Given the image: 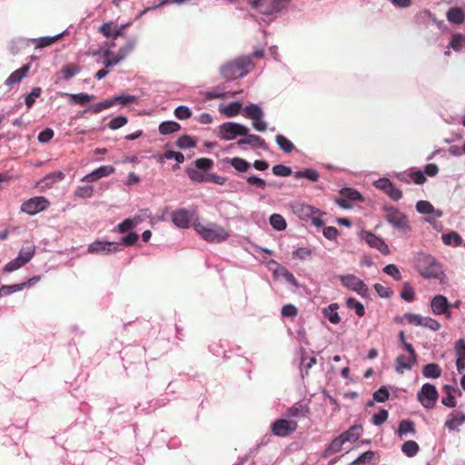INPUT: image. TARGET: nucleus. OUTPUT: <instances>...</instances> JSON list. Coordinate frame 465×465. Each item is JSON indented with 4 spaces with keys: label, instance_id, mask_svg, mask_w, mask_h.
Segmentation results:
<instances>
[{
    "label": "nucleus",
    "instance_id": "1",
    "mask_svg": "<svg viewBox=\"0 0 465 465\" xmlns=\"http://www.w3.org/2000/svg\"><path fill=\"white\" fill-rule=\"evenodd\" d=\"M416 268L424 279H436L440 282L445 278L442 265L430 254L419 253L415 259Z\"/></svg>",
    "mask_w": 465,
    "mask_h": 465
},
{
    "label": "nucleus",
    "instance_id": "2",
    "mask_svg": "<svg viewBox=\"0 0 465 465\" xmlns=\"http://www.w3.org/2000/svg\"><path fill=\"white\" fill-rule=\"evenodd\" d=\"M253 66L251 56L243 55L224 64L221 67V74L227 80L242 78L247 75Z\"/></svg>",
    "mask_w": 465,
    "mask_h": 465
},
{
    "label": "nucleus",
    "instance_id": "3",
    "mask_svg": "<svg viewBox=\"0 0 465 465\" xmlns=\"http://www.w3.org/2000/svg\"><path fill=\"white\" fill-rule=\"evenodd\" d=\"M193 227L196 232L208 242L220 243L229 238V232L215 223H202L195 222Z\"/></svg>",
    "mask_w": 465,
    "mask_h": 465
},
{
    "label": "nucleus",
    "instance_id": "4",
    "mask_svg": "<svg viewBox=\"0 0 465 465\" xmlns=\"http://www.w3.org/2000/svg\"><path fill=\"white\" fill-rule=\"evenodd\" d=\"M386 221L396 230L407 233L411 231L408 217L397 207L385 206Z\"/></svg>",
    "mask_w": 465,
    "mask_h": 465
},
{
    "label": "nucleus",
    "instance_id": "5",
    "mask_svg": "<svg viewBox=\"0 0 465 465\" xmlns=\"http://www.w3.org/2000/svg\"><path fill=\"white\" fill-rule=\"evenodd\" d=\"M290 0H248L252 9L266 15H274L285 8Z\"/></svg>",
    "mask_w": 465,
    "mask_h": 465
},
{
    "label": "nucleus",
    "instance_id": "6",
    "mask_svg": "<svg viewBox=\"0 0 465 465\" xmlns=\"http://www.w3.org/2000/svg\"><path fill=\"white\" fill-rule=\"evenodd\" d=\"M243 114L252 120V127L258 132H265L267 123L264 120V112L258 104H250L243 108Z\"/></svg>",
    "mask_w": 465,
    "mask_h": 465
},
{
    "label": "nucleus",
    "instance_id": "7",
    "mask_svg": "<svg viewBox=\"0 0 465 465\" xmlns=\"http://www.w3.org/2000/svg\"><path fill=\"white\" fill-rule=\"evenodd\" d=\"M220 137L225 141L234 140L237 136L247 135L249 129L238 123L226 122L219 126Z\"/></svg>",
    "mask_w": 465,
    "mask_h": 465
},
{
    "label": "nucleus",
    "instance_id": "8",
    "mask_svg": "<svg viewBox=\"0 0 465 465\" xmlns=\"http://www.w3.org/2000/svg\"><path fill=\"white\" fill-rule=\"evenodd\" d=\"M298 428V421L283 419L275 420L271 425V431L274 436L284 438L293 433Z\"/></svg>",
    "mask_w": 465,
    "mask_h": 465
},
{
    "label": "nucleus",
    "instance_id": "9",
    "mask_svg": "<svg viewBox=\"0 0 465 465\" xmlns=\"http://www.w3.org/2000/svg\"><path fill=\"white\" fill-rule=\"evenodd\" d=\"M439 393L435 385L426 382L422 385L417 394L418 401L426 409H431L435 406Z\"/></svg>",
    "mask_w": 465,
    "mask_h": 465
},
{
    "label": "nucleus",
    "instance_id": "10",
    "mask_svg": "<svg viewBox=\"0 0 465 465\" xmlns=\"http://www.w3.org/2000/svg\"><path fill=\"white\" fill-rule=\"evenodd\" d=\"M120 244L118 242L95 241L88 245L87 252L96 255H109L121 251Z\"/></svg>",
    "mask_w": 465,
    "mask_h": 465
},
{
    "label": "nucleus",
    "instance_id": "11",
    "mask_svg": "<svg viewBox=\"0 0 465 465\" xmlns=\"http://www.w3.org/2000/svg\"><path fill=\"white\" fill-rule=\"evenodd\" d=\"M341 284L347 289L357 292L361 297H367L369 289L364 282L354 274H345L340 276Z\"/></svg>",
    "mask_w": 465,
    "mask_h": 465
},
{
    "label": "nucleus",
    "instance_id": "12",
    "mask_svg": "<svg viewBox=\"0 0 465 465\" xmlns=\"http://www.w3.org/2000/svg\"><path fill=\"white\" fill-rule=\"evenodd\" d=\"M49 204V201L45 196H35L25 201L21 205V211L29 215H35L45 211Z\"/></svg>",
    "mask_w": 465,
    "mask_h": 465
},
{
    "label": "nucleus",
    "instance_id": "13",
    "mask_svg": "<svg viewBox=\"0 0 465 465\" xmlns=\"http://www.w3.org/2000/svg\"><path fill=\"white\" fill-rule=\"evenodd\" d=\"M361 239L363 240L371 248L378 250L384 255L389 254V246L384 240L378 235L371 232L362 231L361 232Z\"/></svg>",
    "mask_w": 465,
    "mask_h": 465
},
{
    "label": "nucleus",
    "instance_id": "14",
    "mask_svg": "<svg viewBox=\"0 0 465 465\" xmlns=\"http://www.w3.org/2000/svg\"><path fill=\"white\" fill-rule=\"evenodd\" d=\"M309 414L310 408L307 404L296 402L292 407L287 409L283 416L289 420H294L297 421L298 420L308 418Z\"/></svg>",
    "mask_w": 465,
    "mask_h": 465
},
{
    "label": "nucleus",
    "instance_id": "15",
    "mask_svg": "<svg viewBox=\"0 0 465 465\" xmlns=\"http://www.w3.org/2000/svg\"><path fill=\"white\" fill-rule=\"evenodd\" d=\"M411 318L412 326L424 327L433 331H437L441 328L440 322L430 316H422L421 314L414 313V316H411Z\"/></svg>",
    "mask_w": 465,
    "mask_h": 465
},
{
    "label": "nucleus",
    "instance_id": "16",
    "mask_svg": "<svg viewBox=\"0 0 465 465\" xmlns=\"http://www.w3.org/2000/svg\"><path fill=\"white\" fill-rule=\"evenodd\" d=\"M64 33H65V31H63L54 36H42L39 38H21L18 40V42L21 45H26L29 43H35V48L40 49V48H44V47L51 45L52 44L56 42Z\"/></svg>",
    "mask_w": 465,
    "mask_h": 465
},
{
    "label": "nucleus",
    "instance_id": "17",
    "mask_svg": "<svg viewBox=\"0 0 465 465\" xmlns=\"http://www.w3.org/2000/svg\"><path fill=\"white\" fill-rule=\"evenodd\" d=\"M115 172V169L113 165H103L95 170L92 171L91 173L84 175L81 181L82 182H87V183H94L98 181L101 178L107 177L111 174H113Z\"/></svg>",
    "mask_w": 465,
    "mask_h": 465
},
{
    "label": "nucleus",
    "instance_id": "18",
    "mask_svg": "<svg viewBox=\"0 0 465 465\" xmlns=\"http://www.w3.org/2000/svg\"><path fill=\"white\" fill-rule=\"evenodd\" d=\"M430 306L432 314L435 316H441L446 308H450V302L447 297L442 294H437L431 298Z\"/></svg>",
    "mask_w": 465,
    "mask_h": 465
},
{
    "label": "nucleus",
    "instance_id": "19",
    "mask_svg": "<svg viewBox=\"0 0 465 465\" xmlns=\"http://www.w3.org/2000/svg\"><path fill=\"white\" fill-rule=\"evenodd\" d=\"M464 422H465V413L460 411H453L448 415V418L445 421V427L449 430H456Z\"/></svg>",
    "mask_w": 465,
    "mask_h": 465
},
{
    "label": "nucleus",
    "instance_id": "20",
    "mask_svg": "<svg viewBox=\"0 0 465 465\" xmlns=\"http://www.w3.org/2000/svg\"><path fill=\"white\" fill-rule=\"evenodd\" d=\"M31 68V64H24L21 68L14 71L5 81V84L8 87L19 84L27 75Z\"/></svg>",
    "mask_w": 465,
    "mask_h": 465
},
{
    "label": "nucleus",
    "instance_id": "21",
    "mask_svg": "<svg viewBox=\"0 0 465 465\" xmlns=\"http://www.w3.org/2000/svg\"><path fill=\"white\" fill-rule=\"evenodd\" d=\"M172 221L176 227L185 229L190 225L191 215L187 210L179 209L173 213Z\"/></svg>",
    "mask_w": 465,
    "mask_h": 465
},
{
    "label": "nucleus",
    "instance_id": "22",
    "mask_svg": "<svg viewBox=\"0 0 465 465\" xmlns=\"http://www.w3.org/2000/svg\"><path fill=\"white\" fill-rule=\"evenodd\" d=\"M136 46V39L129 38L126 43L120 47L118 51V58L114 60L113 62H108L107 65H116L121 63L125 57L131 54Z\"/></svg>",
    "mask_w": 465,
    "mask_h": 465
},
{
    "label": "nucleus",
    "instance_id": "23",
    "mask_svg": "<svg viewBox=\"0 0 465 465\" xmlns=\"http://www.w3.org/2000/svg\"><path fill=\"white\" fill-rule=\"evenodd\" d=\"M416 210L420 213L431 215L434 219L440 218L443 215L442 211L435 209L428 201H418L416 203Z\"/></svg>",
    "mask_w": 465,
    "mask_h": 465
},
{
    "label": "nucleus",
    "instance_id": "24",
    "mask_svg": "<svg viewBox=\"0 0 465 465\" xmlns=\"http://www.w3.org/2000/svg\"><path fill=\"white\" fill-rule=\"evenodd\" d=\"M294 213L303 221H309L312 215L320 213V210L308 204L297 203L293 207Z\"/></svg>",
    "mask_w": 465,
    "mask_h": 465
},
{
    "label": "nucleus",
    "instance_id": "25",
    "mask_svg": "<svg viewBox=\"0 0 465 465\" xmlns=\"http://www.w3.org/2000/svg\"><path fill=\"white\" fill-rule=\"evenodd\" d=\"M243 136L244 139H240L237 142L238 145H251L253 149H264L266 147L265 141L259 135L250 134L248 132L247 135Z\"/></svg>",
    "mask_w": 465,
    "mask_h": 465
},
{
    "label": "nucleus",
    "instance_id": "26",
    "mask_svg": "<svg viewBox=\"0 0 465 465\" xmlns=\"http://www.w3.org/2000/svg\"><path fill=\"white\" fill-rule=\"evenodd\" d=\"M126 26H128V24L122 25L121 26L113 29L111 23H104L100 26L99 32L101 34H103V35H104L107 38H109V37L116 38L118 36L124 35V29Z\"/></svg>",
    "mask_w": 465,
    "mask_h": 465
},
{
    "label": "nucleus",
    "instance_id": "27",
    "mask_svg": "<svg viewBox=\"0 0 465 465\" xmlns=\"http://www.w3.org/2000/svg\"><path fill=\"white\" fill-rule=\"evenodd\" d=\"M396 434L400 438H403L407 436L408 434L415 435L416 434V429L415 424L411 420H402L399 423L398 430L396 431Z\"/></svg>",
    "mask_w": 465,
    "mask_h": 465
},
{
    "label": "nucleus",
    "instance_id": "28",
    "mask_svg": "<svg viewBox=\"0 0 465 465\" xmlns=\"http://www.w3.org/2000/svg\"><path fill=\"white\" fill-rule=\"evenodd\" d=\"M339 305L337 303H331L329 306L322 309V314L328 321L332 324H338L341 322V317L338 312Z\"/></svg>",
    "mask_w": 465,
    "mask_h": 465
},
{
    "label": "nucleus",
    "instance_id": "29",
    "mask_svg": "<svg viewBox=\"0 0 465 465\" xmlns=\"http://www.w3.org/2000/svg\"><path fill=\"white\" fill-rule=\"evenodd\" d=\"M449 22L455 25H461L465 21V14L460 7H451L446 14Z\"/></svg>",
    "mask_w": 465,
    "mask_h": 465
},
{
    "label": "nucleus",
    "instance_id": "30",
    "mask_svg": "<svg viewBox=\"0 0 465 465\" xmlns=\"http://www.w3.org/2000/svg\"><path fill=\"white\" fill-rule=\"evenodd\" d=\"M422 375L426 379H438L441 376V369L437 363H428L422 367Z\"/></svg>",
    "mask_w": 465,
    "mask_h": 465
},
{
    "label": "nucleus",
    "instance_id": "31",
    "mask_svg": "<svg viewBox=\"0 0 465 465\" xmlns=\"http://www.w3.org/2000/svg\"><path fill=\"white\" fill-rule=\"evenodd\" d=\"M362 427L361 425H353L349 430L341 434L345 442L356 441L362 434Z\"/></svg>",
    "mask_w": 465,
    "mask_h": 465
},
{
    "label": "nucleus",
    "instance_id": "32",
    "mask_svg": "<svg viewBox=\"0 0 465 465\" xmlns=\"http://www.w3.org/2000/svg\"><path fill=\"white\" fill-rule=\"evenodd\" d=\"M35 253V246L32 242H26L20 249L19 253L17 255L25 263H27L31 261Z\"/></svg>",
    "mask_w": 465,
    "mask_h": 465
},
{
    "label": "nucleus",
    "instance_id": "33",
    "mask_svg": "<svg viewBox=\"0 0 465 465\" xmlns=\"http://www.w3.org/2000/svg\"><path fill=\"white\" fill-rule=\"evenodd\" d=\"M346 443L343 438L340 435L339 437L333 439L331 442L328 445L323 452L324 457H329L334 453H337L341 450L343 444Z\"/></svg>",
    "mask_w": 465,
    "mask_h": 465
},
{
    "label": "nucleus",
    "instance_id": "34",
    "mask_svg": "<svg viewBox=\"0 0 465 465\" xmlns=\"http://www.w3.org/2000/svg\"><path fill=\"white\" fill-rule=\"evenodd\" d=\"M294 177L296 179L305 178L311 182H317L320 179V173L313 168H306L296 171L294 173Z\"/></svg>",
    "mask_w": 465,
    "mask_h": 465
},
{
    "label": "nucleus",
    "instance_id": "35",
    "mask_svg": "<svg viewBox=\"0 0 465 465\" xmlns=\"http://www.w3.org/2000/svg\"><path fill=\"white\" fill-rule=\"evenodd\" d=\"M441 240L445 245L460 246L463 243L461 236L454 231L442 234Z\"/></svg>",
    "mask_w": 465,
    "mask_h": 465
},
{
    "label": "nucleus",
    "instance_id": "36",
    "mask_svg": "<svg viewBox=\"0 0 465 465\" xmlns=\"http://www.w3.org/2000/svg\"><path fill=\"white\" fill-rule=\"evenodd\" d=\"M161 134L166 135L175 133L181 129V124L174 121H163L159 124Z\"/></svg>",
    "mask_w": 465,
    "mask_h": 465
},
{
    "label": "nucleus",
    "instance_id": "37",
    "mask_svg": "<svg viewBox=\"0 0 465 465\" xmlns=\"http://www.w3.org/2000/svg\"><path fill=\"white\" fill-rule=\"evenodd\" d=\"M275 142L278 144L279 148L285 153H292L295 148L292 142L282 134H277L275 136Z\"/></svg>",
    "mask_w": 465,
    "mask_h": 465
},
{
    "label": "nucleus",
    "instance_id": "38",
    "mask_svg": "<svg viewBox=\"0 0 465 465\" xmlns=\"http://www.w3.org/2000/svg\"><path fill=\"white\" fill-rule=\"evenodd\" d=\"M416 362H412L410 357L404 355H399L396 358V371L403 372L405 370H411Z\"/></svg>",
    "mask_w": 465,
    "mask_h": 465
},
{
    "label": "nucleus",
    "instance_id": "39",
    "mask_svg": "<svg viewBox=\"0 0 465 465\" xmlns=\"http://www.w3.org/2000/svg\"><path fill=\"white\" fill-rule=\"evenodd\" d=\"M420 450L419 444L414 440H407L401 446V451L409 458H412Z\"/></svg>",
    "mask_w": 465,
    "mask_h": 465
},
{
    "label": "nucleus",
    "instance_id": "40",
    "mask_svg": "<svg viewBox=\"0 0 465 465\" xmlns=\"http://www.w3.org/2000/svg\"><path fill=\"white\" fill-rule=\"evenodd\" d=\"M269 223L271 226L277 231H283L287 227V223L282 215L278 213H273L269 218Z\"/></svg>",
    "mask_w": 465,
    "mask_h": 465
},
{
    "label": "nucleus",
    "instance_id": "41",
    "mask_svg": "<svg viewBox=\"0 0 465 465\" xmlns=\"http://www.w3.org/2000/svg\"><path fill=\"white\" fill-rule=\"evenodd\" d=\"M449 48L456 52H460L465 49V36L461 34H455L449 44Z\"/></svg>",
    "mask_w": 465,
    "mask_h": 465
},
{
    "label": "nucleus",
    "instance_id": "42",
    "mask_svg": "<svg viewBox=\"0 0 465 465\" xmlns=\"http://www.w3.org/2000/svg\"><path fill=\"white\" fill-rule=\"evenodd\" d=\"M346 305L349 309L354 310L355 313L359 317H362L365 314V308L363 304L357 301L355 298L350 297L346 300Z\"/></svg>",
    "mask_w": 465,
    "mask_h": 465
},
{
    "label": "nucleus",
    "instance_id": "43",
    "mask_svg": "<svg viewBox=\"0 0 465 465\" xmlns=\"http://www.w3.org/2000/svg\"><path fill=\"white\" fill-rule=\"evenodd\" d=\"M69 101L79 105H83L94 98L93 94H88L86 93H79V94H68Z\"/></svg>",
    "mask_w": 465,
    "mask_h": 465
},
{
    "label": "nucleus",
    "instance_id": "44",
    "mask_svg": "<svg viewBox=\"0 0 465 465\" xmlns=\"http://www.w3.org/2000/svg\"><path fill=\"white\" fill-rule=\"evenodd\" d=\"M81 71L80 66L73 64H69L64 66V68L61 71V74H63L64 79L69 80L78 74Z\"/></svg>",
    "mask_w": 465,
    "mask_h": 465
},
{
    "label": "nucleus",
    "instance_id": "45",
    "mask_svg": "<svg viewBox=\"0 0 465 465\" xmlns=\"http://www.w3.org/2000/svg\"><path fill=\"white\" fill-rule=\"evenodd\" d=\"M242 104L240 102H232L222 109V112L228 117H232L240 113Z\"/></svg>",
    "mask_w": 465,
    "mask_h": 465
},
{
    "label": "nucleus",
    "instance_id": "46",
    "mask_svg": "<svg viewBox=\"0 0 465 465\" xmlns=\"http://www.w3.org/2000/svg\"><path fill=\"white\" fill-rule=\"evenodd\" d=\"M113 106V101H111V98L105 99L102 102L93 104L89 107V111L94 114H99L103 110L108 109Z\"/></svg>",
    "mask_w": 465,
    "mask_h": 465
},
{
    "label": "nucleus",
    "instance_id": "47",
    "mask_svg": "<svg viewBox=\"0 0 465 465\" xmlns=\"http://www.w3.org/2000/svg\"><path fill=\"white\" fill-rule=\"evenodd\" d=\"M401 298L407 302H413L415 298V291L409 282H405L403 284V288L401 292Z\"/></svg>",
    "mask_w": 465,
    "mask_h": 465
},
{
    "label": "nucleus",
    "instance_id": "48",
    "mask_svg": "<svg viewBox=\"0 0 465 465\" xmlns=\"http://www.w3.org/2000/svg\"><path fill=\"white\" fill-rule=\"evenodd\" d=\"M375 456V453L371 450H367L360 455L355 460L351 462V465H367L371 463Z\"/></svg>",
    "mask_w": 465,
    "mask_h": 465
},
{
    "label": "nucleus",
    "instance_id": "49",
    "mask_svg": "<svg viewBox=\"0 0 465 465\" xmlns=\"http://www.w3.org/2000/svg\"><path fill=\"white\" fill-rule=\"evenodd\" d=\"M176 145L183 150L193 148L196 145V143L193 141V139L189 135H182L178 138L176 142Z\"/></svg>",
    "mask_w": 465,
    "mask_h": 465
},
{
    "label": "nucleus",
    "instance_id": "50",
    "mask_svg": "<svg viewBox=\"0 0 465 465\" xmlns=\"http://www.w3.org/2000/svg\"><path fill=\"white\" fill-rule=\"evenodd\" d=\"M230 163L235 170L242 173L246 172L250 167V163L246 160L239 157L230 159Z\"/></svg>",
    "mask_w": 465,
    "mask_h": 465
},
{
    "label": "nucleus",
    "instance_id": "51",
    "mask_svg": "<svg viewBox=\"0 0 465 465\" xmlns=\"http://www.w3.org/2000/svg\"><path fill=\"white\" fill-rule=\"evenodd\" d=\"M341 196L348 199L350 202L361 201V193L353 188H343L341 190Z\"/></svg>",
    "mask_w": 465,
    "mask_h": 465
},
{
    "label": "nucleus",
    "instance_id": "52",
    "mask_svg": "<svg viewBox=\"0 0 465 465\" xmlns=\"http://www.w3.org/2000/svg\"><path fill=\"white\" fill-rule=\"evenodd\" d=\"M21 291H23V286H21V283L3 285L2 287H0V297L2 298L5 296H8Z\"/></svg>",
    "mask_w": 465,
    "mask_h": 465
},
{
    "label": "nucleus",
    "instance_id": "53",
    "mask_svg": "<svg viewBox=\"0 0 465 465\" xmlns=\"http://www.w3.org/2000/svg\"><path fill=\"white\" fill-rule=\"evenodd\" d=\"M151 218V212L149 209L139 210L133 217H131L135 226H138L145 219Z\"/></svg>",
    "mask_w": 465,
    "mask_h": 465
},
{
    "label": "nucleus",
    "instance_id": "54",
    "mask_svg": "<svg viewBox=\"0 0 465 465\" xmlns=\"http://www.w3.org/2000/svg\"><path fill=\"white\" fill-rule=\"evenodd\" d=\"M94 187L92 185L78 186L74 192L75 196L80 198H90L93 196Z\"/></svg>",
    "mask_w": 465,
    "mask_h": 465
},
{
    "label": "nucleus",
    "instance_id": "55",
    "mask_svg": "<svg viewBox=\"0 0 465 465\" xmlns=\"http://www.w3.org/2000/svg\"><path fill=\"white\" fill-rule=\"evenodd\" d=\"M272 173L276 176L287 177L292 173L291 167L283 164H276L272 167Z\"/></svg>",
    "mask_w": 465,
    "mask_h": 465
},
{
    "label": "nucleus",
    "instance_id": "56",
    "mask_svg": "<svg viewBox=\"0 0 465 465\" xmlns=\"http://www.w3.org/2000/svg\"><path fill=\"white\" fill-rule=\"evenodd\" d=\"M111 101H113V105L115 103H120L122 105H124L129 103H134L137 101V97L131 94H120L114 97H111Z\"/></svg>",
    "mask_w": 465,
    "mask_h": 465
},
{
    "label": "nucleus",
    "instance_id": "57",
    "mask_svg": "<svg viewBox=\"0 0 465 465\" xmlns=\"http://www.w3.org/2000/svg\"><path fill=\"white\" fill-rule=\"evenodd\" d=\"M25 264V263L20 258L16 257L5 265L4 271L5 272H12L20 269Z\"/></svg>",
    "mask_w": 465,
    "mask_h": 465
},
{
    "label": "nucleus",
    "instance_id": "58",
    "mask_svg": "<svg viewBox=\"0 0 465 465\" xmlns=\"http://www.w3.org/2000/svg\"><path fill=\"white\" fill-rule=\"evenodd\" d=\"M390 397V392L386 386H381L373 393V400L377 402H385Z\"/></svg>",
    "mask_w": 465,
    "mask_h": 465
},
{
    "label": "nucleus",
    "instance_id": "59",
    "mask_svg": "<svg viewBox=\"0 0 465 465\" xmlns=\"http://www.w3.org/2000/svg\"><path fill=\"white\" fill-rule=\"evenodd\" d=\"M174 115L180 120H185L191 117L192 111L186 105H179L174 110Z\"/></svg>",
    "mask_w": 465,
    "mask_h": 465
},
{
    "label": "nucleus",
    "instance_id": "60",
    "mask_svg": "<svg viewBox=\"0 0 465 465\" xmlns=\"http://www.w3.org/2000/svg\"><path fill=\"white\" fill-rule=\"evenodd\" d=\"M41 93L42 89L40 87H34L25 98L26 106L30 108L35 104V98L40 96Z\"/></svg>",
    "mask_w": 465,
    "mask_h": 465
},
{
    "label": "nucleus",
    "instance_id": "61",
    "mask_svg": "<svg viewBox=\"0 0 465 465\" xmlns=\"http://www.w3.org/2000/svg\"><path fill=\"white\" fill-rule=\"evenodd\" d=\"M126 124L127 118L125 116L119 115L110 120L107 125L111 130H116L124 126Z\"/></svg>",
    "mask_w": 465,
    "mask_h": 465
},
{
    "label": "nucleus",
    "instance_id": "62",
    "mask_svg": "<svg viewBox=\"0 0 465 465\" xmlns=\"http://www.w3.org/2000/svg\"><path fill=\"white\" fill-rule=\"evenodd\" d=\"M388 417H389L388 411H386L384 409L381 410L380 411H378L377 413H375L372 416V423L375 426H381L387 420Z\"/></svg>",
    "mask_w": 465,
    "mask_h": 465
},
{
    "label": "nucleus",
    "instance_id": "63",
    "mask_svg": "<svg viewBox=\"0 0 465 465\" xmlns=\"http://www.w3.org/2000/svg\"><path fill=\"white\" fill-rule=\"evenodd\" d=\"M312 255V250L307 247H300L292 252V258L306 260Z\"/></svg>",
    "mask_w": 465,
    "mask_h": 465
},
{
    "label": "nucleus",
    "instance_id": "64",
    "mask_svg": "<svg viewBox=\"0 0 465 465\" xmlns=\"http://www.w3.org/2000/svg\"><path fill=\"white\" fill-rule=\"evenodd\" d=\"M136 226L134 225V222L132 221L131 218H127V219H124L122 223H120L115 230L116 232H120V233H124L134 228H135Z\"/></svg>",
    "mask_w": 465,
    "mask_h": 465
}]
</instances>
